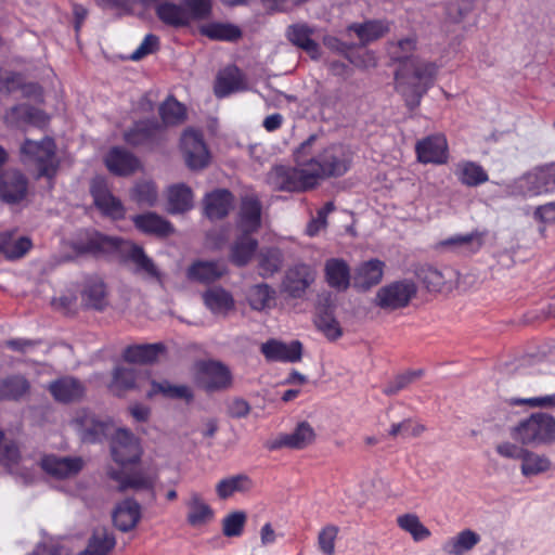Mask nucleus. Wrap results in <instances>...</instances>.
I'll return each instance as SVG.
<instances>
[{
	"mask_svg": "<svg viewBox=\"0 0 555 555\" xmlns=\"http://www.w3.org/2000/svg\"><path fill=\"white\" fill-rule=\"evenodd\" d=\"M168 207L170 214H182L193 207L192 190L181 183L171 185L167 192Z\"/></svg>",
	"mask_w": 555,
	"mask_h": 555,
	"instance_id": "obj_40",
	"label": "nucleus"
},
{
	"mask_svg": "<svg viewBox=\"0 0 555 555\" xmlns=\"http://www.w3.org/2000/svg\"><path fill=\"white\" fill-rule=\"evenodd\" d=\"M485 234L474 231L466 234H455L438 243L442 249L462 255H473L480 250L483 245Z\"/></svg>",
	"mask_w": 555,
	"mask_h": 555,
	"instance_id": "obj_18",
	"label": "nucleus"
},
{
	"mask_svg": "<svg viewBox=\"0 0 555 555\" xmlns=\"http://www.w3.org/2000/svg\"><path fill=\"white\" fill-rule=\"evenodd\" d=\"M202 297L206 308L215 315H227L235 307L232 294L220 286L209 287Z\"/></svg>",
	"mask_w": 555,
	"mask_h": 555,
	"instance_id": "obj_24",
	"label": "nucleus"
},
{
	"mask_svg": "<svg viewBox=\"0 0 555 555\" xmlns=\"http://www.w3.org/2000/svg\"><path fill=\"white\" fill-rule=\"evenodd\" d=\"M416 293L417 286L413 280L395 281L377 291L374 304L383 310L395 311L405 308Z\"/></svg>",
	"mask_w": 555,
	"mask_h": 555,
	"instance_id": "obj_8",
	"label": "nucleus"
},
{
	"mask_svg": "<svg viewBox=\"0 0 555 555\" xmlns=\"http://www.w3.org/2000/svg\"><path fill=\"white\" fill-rule=\"evenodd\" d=\"M246 522L244 512H233L225 516L222 521V532L225 537H240Z\"/></svg>",
	"mask_w": 555,
	"mask_h": 555,
	"instance_id": "obj_61",
	"label": "nucleus"
},
{
	"mask_svg": "<svg viewBox=\"0 0 555 555\" xmlns=\"http://www.w3.org/2000/svg\"><path fill=\"white\" fill-rule=\"evenodd\" d=\"M90 192L94 205L103 215L112 219H122L125 217L126 209L122 203L111 193L104 179H93Z\"/></svg>",
	"mask_w": 555,
	"mask_h": 555,
	"instance_id": "obj_11",
	"label": "nucleus"
},
{
	"mask_svg": "<svg viewBox=\"0 0 555 555\" xmlns=\"http://www.w3.org/2000/svg\"><path fill=\"white\" fill-rule=\"evenodd\" d=\"M511 435L522 446L551 444L555 441V417L543 412L532 413L519 421Z\"/></svg>",
	"mask_w": 555,
	"mask_h": 555,
	"instance_id": "obj_5",
	"label": "nucleus"
},
{
	"mask_svg": "<svg viewBox=\"0 0 555 555\" xmlns=\"http://www.w3.org/2000/svg\"><path fill=\"white\" fill-rule=\"evenodd\" d=\"M317 327L331 340H336L343 335L339 322L332 311H321L314 320Z\"/></svg>",
	"mask_w": 555,
	"mask_h": 555,
	"instance_id": "obj_55",
	"label": "nucleus"
},
{
	"mask_svg": "<svg viewBox=\"0 0 555 555\" xmlns=\"http://www.w3.org/2000/svg\"><path fill=\"white\" fill-rule=\"evenodd\" d=\"M28 390L29 383L22 375H12L0 380L1 400H18Z\"/></svg>",
	"mask_w": 555,
	"mask_h": 555,
	"instance_id": "obj_45",
	"label": "nucleus"
},
{
	"mask_svg": "<svg viewBox=\"0 0 555 555\" xmlns=\"http://www.w3.org/2000/svg\"><path fill=\"white\" fill-rule=\"evenodd\" d=\"M422 375V370L410 371L402 375H399L384 388V393L387 396L396 395L399 391L405 389L412 382H414Z\"/></svg>",
	"mask_w": 555,
	"mask_h": 555,
	"instance_id": "obj_62",
	"label": "nucleus"
},
{
	"mask_svg": "<svg viewBox=\"0 0 555 555\" xmlns=\"http://www.w3.org/2000/svg\"><path fill=\"white\" fill-rule=\"evenodd\" d=\"M0 464L24 483L34 480L36 461L22 456L15 442L7 439L2 431H0Z\"/></svg>",
	"mask_w": 555,
	"mask_h": 555,
	"instance_id": "obj_7",
	"label": "nucleus"
},
{
	"mask_svg": "<svg viewBox=\"0 0 555 555\" xmlns=\"http://www.w3.org/2000/svg\"><path fill=\"white\" fill-rule=\"evenodd\" d=\"M534 169L543 194L555 192V162Z\"/></svg>",
	"mask_w": 555,
	"mask_h": 555,
	"instance_id": "obj_64",
	"label": "nucleus"
},
{
	"mask_svg": "<svg viewBox=\"0 0 555 555\" xmlns=\"http://www.w3.org/2000/svg\"><path fill=\"white\" fill-rule=\"evenodd\" d=\"M107 169L117 176H129L140 167L139 159L122 147H113L105 156Z\"/></svg>",
	"mask_w": 555,
	"mask_h": 555,
	"instance_id": "obj_20",
	"label": "nucleus"
},
{
	"mask_svg": "<svg viewBox=\"0 0 555 555\" xmlns=\"http://www.w3.org/2000/svg\"><path fill=\"white\" fill-rule=\"evenodd\" d=\"M201 34L212 40L235 41L242 36L241 29L228 23H209L201 27Z\"/></svg>",
	"mask_w": 555,
	"mask_h": 555,
	"instance_id": "obj_46",
	"label": "nucleus"
},
{
	"mask_svg": "<svg viewBox=\"0 0 555 555\" xmlns=\"http://www.w3.org/2000/svg\"><path fill=\"white\" fill-rule=\"evenodd\" d=\"M159 115L167 126L177 125L185 118V107L173 98H168L159 107Z\"/></svg>",
	"mask_w": 555,
	"mask_h": 555,
	"instance_id": "obj_54",
	"label": "nucleus"
},
{
	"mask_svg": "<svg viewBox=\"0 0 555 555\" xmlns=\"http://www.w3.org/2000/svg\"><path fill=\"white\" fill-rule=\"evenodd\" d=\"M146 375L133 367L117 366L113 372V379L109 385L111 390L117 395L122 391L142 387Z\"/></svg>",
	"mask_w": 555,
	"mask_h": 555,
	"instance_id": "obj_28",
	"label": "nucleus"
},
{
	"mask_svg": "<svg viewBox=\"0 0 555 555\" xmlns=\"http://www.w3.org/2000/svg\"><path fill=\"white\" fill-rule=\"evenodd\" d=\"M282 253L278 248H269L261 253L259 267L261 275L270 276L278 272L282 266Z\"/></svg>",
	"mask_w": 555,
	"mask_h": 555,
	"instance_id": "obj_56",
	"label": "nucleus"
},
{
	"mask_svg": "<svg viewBox=\"0 0 555 555\" xmlns=\"http://www.w3.org/2000/svg\"><path fill=\"white\" fill-rule=\"evenodd\" d=\"M198 383L206 390L225 388L231 383V373L220 362L208 361L199 364Z\"/></svg>",
	"mask_w": 555,
	"mask_h": 555,
	"instance_id": "obj_15",
	"label": "nucleus"
},
{
	"mask_svg": "<svg viewBox=\"0 0 555 555\" xmlns=\"http://www.w3.org/2000/svg\"><path fill=\"white\" fill-rule=\"evenodd\" d=\"M451 273V270L440 271L436 268H427L423 271L422 279L429 291L439 292L444 287L447 276H450Z\"/></svg>",
	"mask_w": 555,
	"mask_h": 555,
	"instance_id": "obj_60",
	"label": "nucleus"
},
{
	"mask_svg": "<svg viewBox=\"0 0 555 555\" xmlns=\"http://www.w3.org/2000/svg\"><path fill=\"white\" fill-rule=\"evenodd\" d=\"M41 468L51 477L66 479L75 477L83 467L79 456L46 455L40 462Z\"/></svg>",
	"mask_w": 555,
	"mask_h": 555,
	"instance_id": "obj_12",
	"label": "nucleus"
},
{
	"mask_svg": "<svg viewBox=\"0 0 555 555\" xmlns=\"http://www.w3.org/2000/svg\"><path fill=\"white\" fill-rule=\"evenodd\" d=\"M49 390L56 401L63 403L78 400L85 391L82 384L73 377H63L52 382L49 385Z\"/></svg>",
	"mask_w": 555,
	"mask_h": 555,
	"instance_id": "obj_36",
	"label": "nucleus"
},
{
	"mask_svg": "<svg viewBox=\"0 0 555 555\" xmlns=\"http://www.w3.org/2000/svg\"><path fill=\"white\" fill-rule=\"evenodd\" d=\"M83 442H101L111 438L113 460L119 465L137 463L141 457L138 438L128 429L116 427L108 417H99L89 410H79L72 422Z\"/></svg>",
	"mask_w": 555,
	"mask_h": 555,
	"instance_id": "obj_3",
	"label": "nucleus"
},
{
	"mask_svg": "<svg viewBox=\"0 0 555 555\" xmlns=\"http://www.w3.org/2000/svg\"><path fill=\"white\" fill-rule=\"evenodd\" d=\"M254 487L255 483L248 475L237 474L221 479L216 485V492L221 500H227L235 493H248Z\"/></svg>",
	"mask_w": 555,
	"mask_h": 555,
	"instance_id": "obj_35",
	"label": "nucleus"
},
{
	"mask_svg": "<svg viewBox=\"0 0 555 555\" xmlns=\"http://www.w3.org/2000/svg\"><path fill=\"white\" fill-rule=\"evenodd\" d=\"M339 528L336 525L324 526L318 534V547L323 555L335 554V542Z\"/></svg>",
	"mask_w": 555,
	"mask_h": 555,
	"instance_id": "obj_57",
	"label": "nucleus"
},
{
	"mask_svg": "<svg viewBox=\"0 0 555 555\" xmlns=\"http://www.w3.org/2000/svg\"><path fill=\"white\" fill-rule=\"evenodd\" d=\"M313 440V428L307 422H302L297 425L293 433L280 435L276 439H274L271 442L270 448L302 449L309 446Z\"/></svg>",
	"mask_w": 555,
	"mask_h": 555,
	"instance_id": "obj_23",
	"label": "nucleus"
},
{
	"mask_svg": "<svg viewBox=\"0 0 555 555\" xmlns=\"http://www.w3.org/2000/svg\"><path fill=\"white\" fill-rule=\"evenodd\" d=\"M505 193L511 197L532 198L543 195L535 169L524 173L505 186Z\"/></svg>",
	"mask_w": 555,
	"mask_h": 555,
	"instance_id": "obj_21",
	"label": "nucleus"
},
{
	"mask_svg": "<svg viewBox=\"0 0 555 555\" xmlns=\"http://www.w3.org/2000/svg\"><path fill=\"white\" fill-rule=\"evenodd\" d=\"M257 247V240L250 237L249 235L242 234L234 242L231 248V261L238 267L245 266L254 256Z\"/></svg>",
	"mask_w": 555,
	"mask_h": 555,
	"instance_id": "obj_44",
	"label": "nucleus"
},
{
	"mask_svg": "<svg viewBox=\"0 0 555 555\" xmlns=\"http://www.w3.org/2000/svg\"><path fill=\"white\" fill-rule=\"evenodd\" d=\"M227 273L222 261H196L188 269V278L203 284L212 283Z\"/></svg>",
	"mask_w": 555,
	"mask_h": 555,
	"instance_id": "obj_29",
	"label": "nucleus"
},
{
	"mask_svg": "<svg viewBox=\"0 0 555 555\" xmlns=\"http://www.w3.org/2000/svg\"><path fill=\"white\" fill-rule=\"evenodd\" d=\"M134 225L143 233L166 236L173 229L171 224L155 212H145L132 217Z\"/></svg>",
	"mask_w": 555,
	"mask_h": 555,
	"instance_id": "obj_39",
	"label": "nucleus"
},
{
	"mask_svg": "<svg viewBox=\"0 0 555 555\" xmlns=\"http://www.w3.org/2000/svg\"><path fill=\"white\" fill-rule=\"evenodd\" d=\"M181 150L190 169H203L209 164L210 154L201 132L185 130L181 137Z\"/></svg>",
	"mask_w": 555,
	"mask_h": 555,
	"instance_id": "obj_10",
	"label": "nucleus"
},
{
	"mask_svg": "<svg viewBox=\"0 0 555 555\" xmlns=\"http://www.w3.org/2000/svg\"><path fill=\"white\" fill-rule=\"evenodd\" d=\"M165 352L162 343L133 345L125 349L122 358L129 363L147 364L155 362Z\"/></svg>",
	"mask_w": 555,
	"mask_h": 555,
	"instance_id": "obj_34",
	"label": "nucleus"
},
{
	"mask_svg": "<svg viewBox=\"0 0 555 555\" xmlns=\"http://www.w3.org/2000/svg\"><path fill=\"white\" fill-rule=\"evenodd\" d=\"M215 94L225 98L234 92L248 89L245 75L236 66H228L220 70L215 82Z\"/></svg>",
	"mask_w": 555,
	"mask_h": 555,
	"instance_id": "obj_19",
	"label": "nucleus"
},
{
	"mask_svg": "<svg viewBox=\"0 0 555 555\" xmlns=\"http://www.w3.org/2000/svg\"><path fill=\"white\" fill-rule=\"evenodd\" d=\"M31 248V241L28 237H20L13 243H2V254L10 260L20 259Z\"/></svg>",
	"mask_w": 555,
	"mask_h": 555,
	"instance_id": "obj_63",
	"label": "nucleus"
},
{
	"mask_svg": "<svg viewBox=\"0 0 555 555\" xmlns=\"http://www.w3.org/2000/svg\"><path fill=\"white\" fill-rule=\"evenodd\" d=\"M141 519V506L133 499L120 502L114 513V525L124 532L132 530Z\"/></svg>",
	"mask_w": 555,
	"mask_h": 555,
	"instance_id": "obj_25",
	"label": "nucleus"
},
{
	"mask_svg": "<svg viewBox=\"0 0 555 555\" xmlns=\"http://www.w3.org/2000/svg\"><path fill=\"white\" fill-rule=\"evenodd\" d=\"M384 267L385 263L378 259L362 262L354 272V286L359 289L366 291L378 284L384 275Z\"/></svg>",
	"mask_w": 555,
	"mask_h": 555,
	"instance_id": "obj_26",
	"label": "nucleus"
},
{
	"mask_svg": "<svg viewBox=\"0 0 555 555\" xmlns=\"http://www.w3.org/2000/svg\"><path fill=\"white\" fill-rule=\"evenodd\" d=\"M156 16L167 26L179 28L188 25L186 10L183 3L163 1L156 5Z\"/></svg>",
	"mask_w": 555,
	"mask_h": 555,
	"instance_id": "obj_38",
	"label": "nucleus"
},
{
	"mask_svg": "<svg viewBox=\"0 0 555 555\" xmlns=\"http://www.w3.org/2000/svg\"><path fill=\"white\" fill-rule=\"evenodd\" d=\"M164 130L156 120H141L125 131L124 140L133 146L151 144L163 139Z\"/></svg>",
	"mask_w": 555,
	"mask_h": 555,
	"instance_id": "obj_16",
	"label": "nucleus"
},
{
	"mask_svg": "<svg viewBox=\"0 0 555 555\" xmlns=\"http://www.w3.org/2000/svg\"><path fill=\"white\" fill-rule=\"evenodd\" d=\"M261 352L268 361L294 363L301 359L302 346L298 340L286 344L270 339L261 345Z\"/></svg>",
	"mask_w": 555,
	"mask_h": 555,
	"instance_id": "obj_17",
	"label": "nucleus"
},
{
	"mask_svg": "<svg viewBox=\"0 0 555 555\" xmlns=\"http://www.w3.org/2000/svg\"><path fill=\"white\" fill-rule=\"evenodd\" d=\"M111 477L119 482V489L126 490L128 488L134 490H147L154 486V478L143 472H134L130 475L122 476L117 472H111Z\"/></svg>",
	"mask_w": 555,
	"mask_h": 555,
	"instance_id": "obj_47",
	"label": "nucleus"
},
{
	"mask_svg": "<svg viewBox=\"0 0 555 555\" xmlns=\"http://www.w3.org/2000/svg\"><path fill=\"white\" fill-rule=\"evenodd\" d=\"M315 29L307 24L299 23L288 26L286 31L287 39L295 46L305 50L312 59L320 57V46L312 38Z\"/></svg>",
	"mask_w": 555,
	"mask_h": 555,
	"instance_id": "obj_22",
	"label": "nucleus"
},
{
	"mask_svg": "<svg viewBox=\"0 0 555 555\" xmlns=\"http://www.w3.org/2000/svg\"><path fill=\"white\" fill-rule=\"evenodd\" d=\"M78 253L86 254H111L119 253L127 260L135 266V271L145 274L150 279L160 281V272L147 257L142 247L129 241L120 240L116 236H107L99 232H87L85 238H80L74 244Z\"/></svg>",
	"mask_w": 555,
	"mask_h": 555,
	"instance_id": "obj_4",
	"label": "nucleus"
},
{
	"mask_svg": "<svg viewBox=\"0 0 555 555\" xmlns=\"http://www.w3.org/2000/svg\"><path fill=\"white\" fill-rule=\"evenodd\" d=\"M5 122L12 126L20 127L24 124H30L42 127L47 124V116L40 109L34 108L29 105L21 104L12 107L5 114Z\"/></svg>",
	"mask_w": 555,
	"mask_h": 555,
	"instance_id": "obj_32",
	"label": "nucleus"
},
{
	"mask_svg": "<svg viewBox=\"0 0 555 555\" xmlns=\"http://www.w3.org/2000/svg\"><path fill=\"white\" fill-rule=\"evenodd\" d=\"M317 279V270L308 263L291 266L283 278L281 289L288 297L301 299Z\"/></svg>",
	"mask_w": 555,
	"mask_h": 555,
	"instance_id": "obj_9",
	"label": "nucleus"
},
{
	"mask_svg": "<svg viewBox=\"0 0 555 555\" xmlns=\"http://www.w3.org/2000/svg\"><path fill=\"white\" fill-rule=\"evenodd\" d=\"M415 151L417 159L423 164L441 165L448 160V143L441 134L429 135L418 141Z\"/></svg>",
	"mask_w": 555,
	"mask_h": 555,
	"instance_id": "obj_14",
	"label": "nucleus"
},
{
	"mask_svg": "<svg viewBox=\"0 0 555 555\" xmlns=\"http://www.w3.org/2000/svg\"><path fill=\"white\" fill-rule=\"evenodd\" d=\"M116 545L113 533L105 529L93 532L88 541L87 547L78 555H108Z\"/></svg>",
	"mask_w": 555,
	"mask_h": 555,
	"instance_id": "obj_42",
	"label": "nucleus"
},
{
	"mask_svg": "<svg viewBox=\"0 0 555 555\" xmlns=\"http://www.w3.org/2000/svg\"><path fill=\"white\" fill-rule=\"evenodd\" d=\"M233 206V195L228 190H216L206 195L204 209L206 216L211 219H222Z\"/></svg>",
	"mask_w": 555,
	"mask_h": 555,
	"instance_id": "obj_30",
	"label": "nucleus"
},
{
	"mask_svg": "<svg viewBox=\"0 0 555 555\" xmlns=\"http://www.w3.org/2000/svg\"><path fill=\"white\" fill-rule=\"evenodd\" d=\"M261 205L257 198L245 197L242 201L237 227L243 234L249 235L260 227Z\"/></svg>",
	"mask_w": 555,
	"mask_h": 555,
	"instance_id": "obj_27",
	"label": "nucleus"
},
{
	"mask_svg": "<svg viewBox=\"0 0 555 555\" xmlns=\"http://www.w3.org/2000/svg\"><path fill=\"white\" fill-rule=\"evenodd\" d=\"M317 137L310 135L295 151V167L279 165L267 176V182L275 190L306 192L317 188L322 180L344 176L350 168L352 154L343 144H332L311 155Z\"/></svg>",
	"mask_w": 555,
	"mask_h": 555,
	"instance_id": "obj_1",
	"label": "nucleus"
},
{
	"mask_svg": "<svg viewBox=\"0 0 555 555\" xmlns=\"http://www.w3.org/2000/svg\"><path fill=\"white\" fill-rule=\"evenodd\" d=\"M520 461V472L521 475L526 478L538 476L551 468V461L547 456L535 453L528 449H526Z\"/></svg>",
	"mask_w": 555,
	"mask_h": 555,
	"instance_id": "obj_43",
	"label": "nucleus"
},
{
	"mask_svg": "<svg viewBox=\"0 0 555 555\" xmlns=\"http://www.w3.org/2000/svg\"><path fill=\"white\" fill-rule=\"evenodd\" d=\"M130 197L140 206L152 207L157 202L158 193L154 182L142 180L134 184Z\"/></svg>",
	"mask_w": 555,
	"mask_h": 555,
	"instance_id": "obj_50",
	"label": "nucleus"
},
{
	"mask_svg": "<svg viewBox=\"0 0 555 555\" xmlns=\"http://www.w3.org/2000/svg\"><path fill=\"white\" fill-rule=\"evenodd\" d=\"M398 526L409 532L416 542L424 541L430 535V531L421 522L415 514H404L398 517Z\"/></svg>",
	"mask_w": 555,
	"mask_h": 555,
	"instance_id": "obj_53",
	"label": "nucleus"
},
{
	"mask_svg": "<svg viewBox=\"0 0 555 555\" xmlns=\"http://www.w3.org/2000/svg\"><path fill=\"white\" fill-rule=\"evenodd\" d=\"M425 430V427L414 422L411 418L403 420L400 423H395L390 426L388 435L392 438L402 437H418Z\"/></svg>",
	"mask_w": 555,
	"mask_h": 555,
	"instance_id": "obj_58",
	"label": "nucleus"
},
{
	"mask_svg": "<svg viewBox=\"0 0 555 555\" xmlns=\"http://www.w3.org/2000/svg\"><path fill=\"white\" fill-rule=\"evenodd\" d=\"M186 10L188 24L192 20L207 18L211 12V0H182Z\"/></svg>",
	"mask_w": 555,
	"mask_h": 555,
	"instance_id": "obj_59",
	"label": "nucleus"
},
{
	"mask_svg": "<svg viewBox=\"0 0 555 555\" xmlns=\"http://www.w3.org/2000/svg\"><path fill=\"white\" fill-rule=\"evenodd\" d=\"M415 44L414 38H405L388 47L391 60L401 63L396 72V88L411 109L420 105L423 95L433 86L438 72L435 63L412 56Z\"/></svg>",
	"mask_w": 555,
	"mask_h": 555,
	"instance_id": "obj_2",
	"label": "nucleus"
},
{
	"mask_svg": "<svg viewBox=\"0 0 555 555\" xmlns=\"http://www.w3.org/2000/svg\"><path fill=\"white\" fill-rule=\"evenodd\" d=\"M188 507L186 520L193 527L207 524L214 517V511L198 492H191L185 501Z\"/></svg>",
	"mask_w": 555,
	"mask_h": 555,
	"instance_id": "obj_33",
	"label": "nucleus"
},
{
	"mask_svg": "<svg viewBox=\"0 0 555 555\" xmlns=\"http://www.w3.org/2000/svg\"><path fill=\"white\" fill-rule=\"evenodd\" d=\"M28 183L26 177L17 170L5 171L0 177V199L13 205L24 201L27 196Z\"/></svg>",
	"mask_w": 555,
	"mask_h": 555,
	"instance_id": "obj_13",
	"label": "nucleus"
},
{
	"mask_svg": "<svg viewBox=\"0 0 555 555\" xmlns=\"http://www.w3.org/2000/svg\"><path fill=\"white\" fill-rule=\"evenodd\" d=\"M23 162L36 165L39 177L52 179L57 171L55 144L51 138L40 141L26 140L21 147Z\"/></svg>",
	"mask_w": 555,
	"mask_h": 555,
	"instance_id": "obj_6",
	"label": "nucleus"
},
{
	"mask_svg": "<svg viewBox=\"0 0 555 555\" xmlns=\"http://www.w3.org/2000/svg\"><path fill=\"white\" fill-rule=\"evenodd\" d=\"M457 180L466 186L475 188L489 180L488 172L478 163L461 160L455 164L453 170Z\"/></svg>",
	"mask_w": 555,
	"mask_h": 555,
	"instance_id": "obj_31",
	"label": "nucleus"
},
{
	"mask_svg": "<svg viewBox=\"0 0 555 555\" xmlns=\"http://www.w3.org/2000/svg\"><path fill=\"white\" fill-rule=\"evenodd\" d=\"M162 393L166 398H181L191 399L192 392L188 386L184 385H171L167 380L163 382H151V389L147 391L149 397Z\"/></svg>",
	"mask_w": 555,
	"mask_h": 555,
	"instance_id": "obj_52",
	"label": "nucleus"
},
{
	"mask_svg": "<svg viewBox=\"0 0 555 555\" xmlns=\"http://www.w3.org/2000/svg\"><path fill=\"white\" fill-rule=\"evenodd\" d=\"M325 279L328 285L345 291L350 284V269L343 259L332 258L325 262Z\"/></svg>",
	"mask_w": 555,
	"mask_h": 555,
	"instance_id": "obj_37",
	"label": "nucleus"
},
{
	"mask_svg": "<svg viewBox=\"0 0 555 555\" xmlns=\"http://www.w3.org/2000/svg\"><path fill=\"white\" fill-rule=\"evenodd\" d=\"M275 291L268 284L251 286L247 293V300L251 309L261 311L274 304Z\"/></svg>",
	"mask_w": 555,
	"mask_h": 555,
	"instance_id": "obj_48",
	"label": "nucleus"
},
{
	"mask_svg": "<svg viewBox=\"0 0 555 555\" xmlns=\"http://www.w3.org/2000/svg\"><path fill=\"white\" fill-rule=\"evenodd\" d=\"M349 31H353L359 40L366 44L378 38L383 37L386 33L389 31V24L386 21L382 20H373L366 21L362 24H351L347 28Z\"/></svg>",
	"mask_w": 555,
	"mask_h": 555,
	"instance_id": "obj_41",
	"label": "nucleus"
},
{
	"mask_svg": "<svg viewBox=\"0 0 555 555\" xmlns=\"http://www.w3.org/2000/svg\"><path fill=\"white\" fill-rule=\"evenodd\" d=\"M86 304L96 310H102L106 301V287L103 281L99 279L90 280L82 294Z\"/></svg>",
	"mask_w": 555,
	"mask_h": 555,
	"instance_id": "obj_51",
	"label": "nucleus"
},
{
	"mask_svg": "<svg viewBox=\"0 0 555 555\" xmlns=\"http://www.w3.org/2000/svg\"><path fill=\"white\" fill-rule=\"evenodd\" d=\"M479 541V534L466 529L450 539L444 545V551L452 555H463L478 544Z\"/></svg>",
	"mask_w": 555,
	"mask_h": 555,
	"instance_id": "obj_49",
	"label": "nucleus"
}]
</instances>
